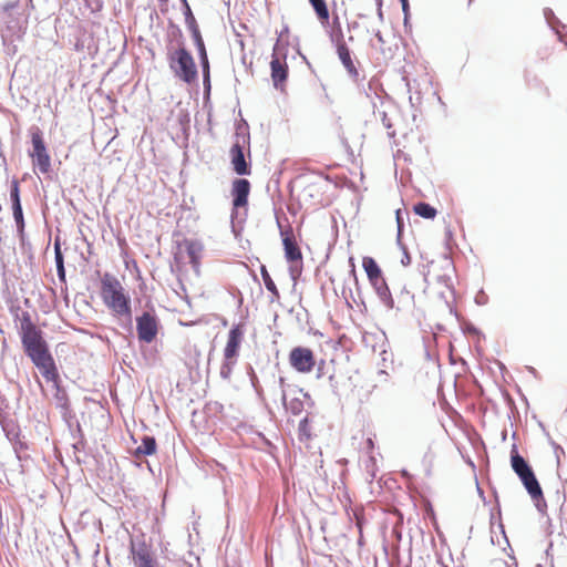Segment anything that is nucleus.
Returning a JSON list of instances; mask_svg holds the SVG:
<instances>
[{"mask_svg": "<svg viewBox=\"0 0 567 567\" xmlns=\"http://www.w3.org/2000/svg\"><path fill=\"white\" fill-rule=\"evenodd\" d=\"M281 400L286 411L293 415H298L305 410V401L312 404L310 395L302 389H293L289 393L281 390Z\"/></svg>", "mask_w": 567, "mask_h": 567, "instance_id": "nucleus-8", "label": "nucleus"}, {"mask_svg": "<svg viewBox=\"0 0 567 567\" xmlns=\"http://www.w3.org/2000/svg\"><path fill=\"white\" fill-rule=\"evenodd\" d=\"M340 359H343L344 362H348L349 357H339Z\"/></svg>", "mask_w": 567, "mask_h": 567, "instance_id": "nucleus-59", "label": "nucleus"}, {"mask_svg": "<svg viewBox=\"0 0 567 567\" xmlns=\"http://www.w3.org/2000/svg\"><path fill=\"white\" fill-rule=\"evenodd\" d=\"M338 375H342L340 362L334 357H321L317 363V378L327 377L332 381Z\"/></svg>", "mask_w": 567, "mask_h": 567, "instance_id": "nucleus-15", "label": "nucleus"}, {"mask_svg": "<svg viewBox=\"0 0 567 567\" xmlns=\"http://www.w3.org/2000/svg\"><path fill=\"white\" fill-rule=\"evenodd\" d=\"M309 2L312 6L318 20L324 27L329 22L330 17L326 0H309Z\"/></svg>", "mask_w": 567, "mask_h": 567, "instance_id": "nucleus-27", "label": "nucleus"}, {"mask_svg": "<svg viewBox=\"0 0 567 567\" xmlns=\"http://www.w3.org/2000/svg\"><path fill=\"white\" fill-rule=\"evenodd\" d=\"M362 267L367 274L370 284L383 279L382 270L374 258L370 256L363 257Z\"/></svg>", "mask_w": 567, "mask_h": 567, "instance_id": "nucleus-21", "label": "nucleus"}, {"mask_svg": "<svg viewBox=\"0 0 567 567\" xmlns=\"http://www.w3.org/2000/svg\"><path fill=\"white\" fill-rule=\"evenodd\" d=\"M56 267V275L61 282H65V267L64 265L55 266Z\"/></svg>", "mask_w": 567, "mask_h": 567, "instance_id": "nucleus-45", "label": "nucleus"}, {"mask_svg": "<svg viewBox=\"0 0 567 567\" xmlns=\"http://www.w3.org/2000/svg\"><path fill=\"white\" fill-rule=\"evenodd\" d=\"M400 2L404 14L403 23L406 27L410 19V3L409 0H400Z\"/></svg>", "mask_w": 567, "mask_h": 567, "instance_id": "nucleus-40", "label": "nucleus"}, {"mask_svg": "<svg viewBox=\"0 0 567 567\" xmlns=\"http://www.w3.org/2000/svg\"><path fill=\"white\" fill-rule=\"evenodd\" d=\"M487 297L482 292L475 297V301L477 305H484L486 302Z\"/></svg>", "mask_w": 567, "mask_h": 567, "instance_id": "nucleus-50", "label": "nucleus"}, {"mask_svg": "<svg viewBox=\"0 0 567 567\" xmlns=\"http://www.w3.org/2000/svg\"><path fill=\"white\" fill-rule=\"evenodd\" d=\"M385 353H386V350L382 349L379 354H385Z\"/></svg>", "mask_w": 567, "mask_h": 567, "instance_id": "nucleus-62", "label": "nucleus"}, {"mask_svg": "<svg viewBox=\"0 0 567 567\" xmlns=\"http://www.w3.org/2000/svg\"><path fill=\"white\" fill-rule=\"evenodd\" d=\"M101 297L114 317L128 326L132 324L131 297L120 280L109 272L101 278Z\"/></svg>", "mask_w": 567, "mask_h": 567, "instance_id": "nucleus-1", "label": "nucleus"}, {"mask_svg": "<svg viewBox=\"0 0 567 567\" xmlns=\"http://www.w3.org/2000/svg\"><path fill=\"white\" fill-rule=\"evenodd\" d=\"M156 452V440L153 436L145 435L142 439L141 445L134 451V456L153 455Z\"/></svg>", "mask_w": 567, "mask_h": 567, "instance_id": "nucleus-26", "label": "nucleus"}, {"mask_svg": "<svg viewBox=\"0 0 567 567\" xmlns=\"http://www.w3.org/2000/svg\"><path fill=\"white\" fill-rule=\"evenodd\" d=\"M528 369H529V371H530L532 373H534V374L536 373V370H535L534 368L529 367Z\"/></svg>", "mask_w": 567, "mask_h": 567, "instance_id": "nucleus-60", "label": "nucleus"}, {"mask_svg": "<svg viewBox=\"0 0 567 567\" xmlns=\"http://www.w3.org/2000/svg\"><path fill=\"white\" fill-rule=\"evenodd\" d=\"M279 42L274 47L272 59L270 61L271 79L276 89L281 87L288 78V65L285 60H281V51Z\"/></svg>", "mask_w": 567, "mask_h": 567, "instance_id": "nucleus-9", "label": "nucleus"}, {"mask_svg": "<svg viewBox=\"0 0 567 567\" xmlns=\"http://www.w3.org/2000/svg\"><path fill=\"white\" fill-rule=\"evenodd\" d=\"M395 219H396V224H398V238H400L402 229L404 227L403 217H402V213L400 209H398L395 212Z\"/></svg>", "mask_w": 567, "mask_h": 567, "instance_id": "nucleus-42", "label": "nucleus"}, {"mask_svg": "<svg viewBox=\"0 0 567 567\" xmlns=\"http://www.w3.org/2000/svg\"><path fill=\"white\" fill-rule=\"evenodd\" d=\"M203 86H204V93L209 94L210 92V74L203 75Z\"/></svg>", "mask_w": 567, "mask_h": 567, "instance_id": "nucleus-43", "label": "nucleus"}, {"mask_svg": "<svg viewBox=\"0 0 567 567\" xmlns=\"http://www.w3.org/2000/svg\"><path fill=\"white\" fill-rule=\"evenodd\" d=\"M511 463L514 472L517 474L526 491L530 495V497L537 502V507L539 508L538 501H544L542 487L532 470L529 464L525 461L523 456H520L515 450L512 451Z\"/></svg>", "mask_w": 567, "mask_h": 567, "instance_id": "nucleus-5", "label": "nucleus"}, {"mask_svg": "<svg viewBox=\"0 0 567 567\" xmlns=\"http://www.w3.org/2000/svg\"><path fill=\"white\" fill-rule=\"evenodd\" d=\"M20 334L25 354H49L41 331L32 322L31 316L27 311H22L21 313Z\"/></svg>", "mask_w": 567, "mask_h": 567, "instance_id": "nucleus-3", "label": "nucleus"}, {"mask_svg": "<svg viewBox=\"0 0 567 567\" xmlns=\"http://www.w3.org/2000/svg\"><path fill=\"white\" fill-rule=\"evenodd\" d=\"M544 17L547 21L548 25L558 34L559 40L567 45V34H563L558 27L563 29H567V25L563 24L558 18L555 16L554 11L550 8L544 9Z\"/></svg>", "mask_w": 567, "mask_h": 567, "instance_id": "nucleus-23", "label": "nucleus"}, {"mask_svg": "<svg viewBox=\"0 0 567 567\" xmlns=\"http://www.w3.org/2000/svg\"><path fill=\"white\" fill-rule=\"evenodd\" d=\"M381 302L388 308H394V299L384 279L371 284Z\"/></svg>", "mask_w": 567, "mask_h": 567, "instance_id": "nucleus-20", "label": "nucleus"}, {"mask_svg": "<svg viewBox=\"0 0 567 567\" xmlns=\"http://www.w3.org/2000/svg\"><path fill=\"white\" fill-rule=\"evenodd\" d=\"M368 444H369L370 447H373V442H372L371 439L368 440Z\"/></svg>", "mask_w": 567, "mask_h": 567, "instance_id": "nucleus-58", "label": "nucleus"}, {"mask_svg": "<svg viewBox=\"0 0 567 567\" xmlns=\"http://www.w3.org/2000/svg\"><path fill=\"white\" fill-rule=\"evenodd\" d=\"M382 124L388 128L390 130L392 127V123L391 121L388 118L386 114L383 113V116H382Z\"/></svg>", "mask_w": 567, "mask_h": 567, "instance_id": "nucleus-52", "label": "nucleus"}, {"mask_svg": "<svg viewBox=\"0 0 567 567\" xmlns=\"http://www.w3.org/2000/svg\"><path fill=\"white\" fill-rule=\"evenodd\" d=\"M182 1V4H183V13L185 14L186 12V6H189L187 0H181Z\"/></svg>", "mask_w": 567, "mask_h": 567, "instance_id": "nucleus-56", "label": "nucleus"}, {"mask_svg": "<svg viewBox=\"0 0 567 567\" xmlns=\"http://www.w3.org/2000/svg\"><path fill=\"white\" fill-rule=\"evenodd\" d=\"M54 260L55 266L64 265V257L61 250L60 241L56 239L54 241Z\"/></svg>", "mask_w": 567, "mask_h": 567, "instance_id": "nucleus-38", "label": "nucleus"}, {"mask_svg": "<svg viewBox=\"0 0 567 567\" xmlns=\"http://www.w3.org/2000/svg\"><path fill=\"white\" fill-rule=\"evenodd\" d=\"M388 134H389V136H391V137H392V136H394V135H395V132H394V131H392V132H389Z\"/></svg>", "mask_w": 567, "mask_h": 567, "instance_id": "nucleus-61", "label": "nucleus"}, {"mask_svg": "<svg viewBox=\"0 0 567 567\" xmlns=\"http://www.w3.org/2000/svg\"><path fill=\"white\" fill-rule=\"evenodd\" d=\"M3 20L6 23L1 33L3 42H14L23 37L28 27V19L20 12L18 2L8 3L4 7Z\"/></svg>", "mask_w": 567, "mask_h": 567, "instance_id": "nucleus-4", "label": "nucleus"}, {"mask_svg": "<svg viewBox=\"0 0 567 567\" xmlns=\"http://www.w3.org/2000/svg\"><path fill=\"white\" fill-rule=\"evenodd\" d=\"M235 364L236 357H225V360L220 367V377L223 379H229Z\"/></svg>", "mask_w": 567, "mask_h": 567, "instance_id": "nucleus-33", "label": "nucleus"}, {"mask_svg": "<svg viewBox=\"0 0 567 567\" xmlns=\"http://www.w3.org/2000/svg\"><path fill=\"white\" fill-rule=\"evenodd\" d=\"M414 213L425 219L435 218L437 210L435 207L425 202H419L413 207Z\"/></svg>", "mask_w": 567, "mask_h": 567, "instance_id": "nucleus-28", "label": "nucleus"}, {"mask_svg": "<svg viewBox=\"0 0 567 567\" xmlns=\"http://www.w3.org/2000/svg\"><path fill=\"white\" fill-rule=\"evenodd\" d=\"M550 444L554 447V453H555V456H556L557 465L559 466L560 457H561V455H565V451H564V449L560 445H558L554 441H550Z\"/></svg>", "mask_w": 567, "mask_h": 567, "instance_id": "nucleus-41", "label": "nucleus"}, {"mask_svg": "<svg viewBox=\"0 0 567 567\" xmlns=\"http://www.w3.org/2000/svg\"><path fill=\"white\" fill-rule=\"evenodd\" d=\"M167 62L169 70L179 81L192 84L198 78V70L192 53L181 43L177 49L168 50Z\"/></svg>", "mask_w": 567, "mask_h": 567, "instance_id": "nucleus-2", "label": "nucleus"}, {"mask_svg": "<svg viewBox=\"0 0 567 567\" xmlns=\"http://www.w3.org/2000/svg\"><path fill=\"white\" fill-rule=\"evenodd\" d=\"M330 41L336 45L338 49L341 44H347L344 42L343 31L341 27L338 28H331V31L329 33Z\"/></svg>", "mask_w": 567, "mask_h": 567, "instance_id": "nucleus-35", "label": "nucleus"}, {"mask_svg": "<svg viewBox=\"0 0 567 567\" xmlns=\"http://www.w3.org/2000/svg\"><path fill=\"white\" fill-rule=\"evenodd\" d=\"M260 275L262 277V281H264L266 289L272 295L271 300L278 299L279 298L278 288L275 284V281L272 280V278L270 277L265 265H261V267H260Z\"/></svg>", "mask_w": 567, "mask_h": 567, "instance_id": "nucleus-29", "label": "nucleus"}, {"mask_svg": "<svg viewBox=\"0 0 567 567\" xmlns=\"http://www.w3.org/2000/svg\"><path fill=\"white\" fill-rule=\"evenodd\" d=\"M289 354H312V351L307 348L296 347L289 352Z\"/></svg>", "mask_w": 567, "mask_h": 567, "instance_id": "nucleus-44", "label": "nucleus"}, {"mask_svg": "<svg viewBox=\"0 0 567 567\" xmlns=\"http://www.w3.org/2000/svg\"><path fill=\"white\" fill-rule=\"evenodd\" d=\"M375 38L378 39V41H379L380 43H384L383 37H382V34H381V32H380V31H378V32L375 33Z\"/></svg>", "mask_w": 567, "mask_h": 567, "instance_id": "nucleus-55", "label": "nucleus"}, {"mask_svg": "<svg viewBox=\"0 0 567 567\" xmlns=\"http://www.w3.org/2000/svg\"><path fill=\"white\" fill-rule=\"evenodd\" d=\"M298 433H299V439L301 441L302 440H309L311 437V431H310V425H309L308 416L303 417L299 422Z\"/></svg>", "mask_w": 567, "mask_h": 567, "instance_id": "nucleus-36", "label": "nucleus"}, {"mask_svg": "<svg viewBox=\"0 0 567 567\" xmlns=\"http://www.w3.org/2000/svg\"><path fill=\"white\" fill-rule=\"evenodd\" d=\"M230 163L233 166V171L239 176L250 175L251 166L250 163L246 161V156L244 153V146L239 141H236L230 147Z\"/></svg>", "mask_w": 567, "mask_h": 567, "instance_id": "nucleus-10", "label": "nucleus"}, {"mask_svg": "<svg viewBox=\"0 0 567 567\" xmlns=\"http://www.w3.org/2000/svg\"><path fill=\"white\" fill-rule=\"evenodd\" d=\"M291 365L299 372H309L317 367V357H289Z\"/></svg>", "mask_w": 567, "mask_h": 567, "instance_id": "nucleus-24", "label": "nucleus"}, {"mask_svg": "<svg viewBox=\"0 0 567 567\" xmlns=\"http://www.w3.org/2000/svg\"><path fill=\"white\" fill-rule=\"evenodd\" d=\"M12 215L17 226V230L23 234L24 230V217L21 204H12Z\"/></svg>", "mask_w": 567, "mask_h": 567, "instance_id": "nucleus-30", "label": "nucleus"}, {"mask_svg": "<svg viewBox=\"0 0 567 567\" xmlns=\"http://www.w3.org/2000/svg\"><path fill=\"white\" fill-rule=\"evenodd\" d=\"M92 1H93V0H85V2H86V3H89V4H90Z\"/></svg>", "mask_w": 567, "mask_h": 567, "instance_id": "nucleus-64", "label": "nucleus"}, {"mask_svg": "<svg viewBox=\"0 0 567 567\" xmlns=\"http://www.w3.org/2000/svg\"><path fill=\"white\" fill-rule=\"evenodd\" d=\"M137 359H138V357L130 355V357H125V358L123 359V362H124V364H125V365H127V367H130L132 370H134V368H133V363H134V361H135V360H137Z\"/></svg>", "mask_w": 567, "mask_h": 567, "instance_id": "nucleus-46", "label": "nucleus"}, {"mask_svg": "<svg viewBox=\"0 0 567 567\" xmlns=\"http://www.w3.org/2000/svg\"><path fill=\"white\" fill-rule=\"evenodd\" d=\"M243 142L244 143H246V142L249 143V134L243 136Z\"/></svg>", "mask_w": 567, "mask_h": 567, "instance_id": "nucleus-57", "label": "nucleus"}, {"mask_svg": "<svg viewBox=\"0 0 567 567\" xmlns=\"http://www.w3.org/2000/svg\"><path fill=\"white\" fill-rule=\"evenodd\" d=\"M31 143L32 150L29 151V155L32 158L33 165L41 174L49 173L51 158L43 140V133L39 127L31 128Z\"/></svg>", "mask_w": 567, "mask_h": 567, "instance_id": "nucleus-6", "label": "nucleus"}, {"mask_svg": "<svg viewBox=\"0 0 567 567\" xmlns=\"http://www.w3.org/2000/svg\"><path fill=\"white\" fill-rule=\"evenodd\" d=\"M39 373L48 381L58 385L59 373L53 357H30Z\"/></svg>", "mask_w": 567, "mask_h": 567, "instance_id": "nucleus-11", "label": "nucleus"}, {"mask_svg": "<svg viewBox=\"0 0 567 567\" xmlns=\"http://www.w3.org/2000/svg\"><path fill=\"white\" fill-rule=\"evenodd\" d=\"M131 551L136 567H156V559L151 548L144 542L138 544L132 543Z\"/></svg>", "mask_w": 567, "mask_h": 567, "instance_id": "nucleus-12", "label": "nucleus"}, {"mask_svg": "<svg viewBox=\"0 0 567 567\" xmlns=\"http://www.w3.org/2000/svg\"><path fill=\"white\" fill-rule=\"evenodd\" d=\"M136 331L138 339L146 343H151L157 336L158 320L151 312H143L136 318Z\"/></svg>", "mask_w": 567, "mask_h": 567, "instance_id": "nucleus-7", "label": "nucleus"}, {"mask_svg": "<svg viewBox=\"0 0 567 567\" xmlns=\"http://www.w3.org/2000/svg\"><path fill=\"white\" fill-rule=\"evenodd\" d=\"M183 246L189 257V262L193 269L197 272L199 270L200 257L204 250V245L196 239H185Z\"/></svg>", "mask_w": 567, "mask_h": 567, "instance_id": "nucleus-16", "label": "nucleus"}, {"mask_svg": "<svg viewBox=\"0 0 567 567\" xmlns=\"http://www.w3.org/2000/svg\"><path fill=\"white\" fill-rule=\"evenodd\" d=\"M0 425L10 442H13L14 444L19 443L22 446V443L18 441L20 436V427L13 419H11L7 413L0 414Z\"/></svg>", "mask_w": 567, "mask_h": 567, "instance_id": "nucleus-17", "label": "nucleus"}, {"mask_svg": "<svg viewBox=\"0 0 567 567\" xmlns=\"http://www.w3.org/2000/svg\"><path fill=\"white\" fill-rule=\"evenodd\" d=\"M8 406L6 396L0 392V414H6L4 409Z\"/></svg>", "mask_w": 567, "mask_h": 567, "instance_id": "nucleus-47", "label": "nucleus"}, {"mask_svg": "<svg viewBox=\"0 0 567 567\" xmlns=\"http://www.w3.org/2000/svg\"><path fill=\"white\" fill-rule=\"evenodd\" d=\"M388 358L382 357V368L379 370V374H388Z\"/></svg>", "mask_w": 567, "mask_h": 567, "instance_id": "nucleus-49", "label": "nucleus"}, {"mask_svg": "<svg viewBox=\"0 0 567 567\" xmlns=\"http://www.w3.org/2000/svg\"><path fill=\"white\" fill-rule=\"evenodd\" d=\"M337 53H338L339 60L341 61L342 65L344 66V69L349 73V75L353 79L358 78L359 73H358V70H357L353 61H352L351 51L348 48V45L347 44L339 45V48L337 49Z\"/></svg>", "mask_w": 567, "mask_h": 567, "instance_id": "nucleus-19", "label": "nucleus"}, {"mask_svg": "<svg viewBox=\"0 0 567 567\" xmlns=\"http://www.w3.org/2000/svg\"><path fill=\"white\" fill-rule=\"evenodd\" d=\"M178 567H200L199 558L192 551H188L187 555L178 561Z\"/></svg>", "mask_w": 567, "mask_h": 567, "instance_id": "nucleus-34", "label": "nucleus"}, {"mask_svg": "<svg viewBox=\"0 0 567 567\" xmlns=\"http://www.w3.org/2000/svg\"><path fill=\"white\" fill-rule=\"evenodd\" d=\"M250 193V183L246 178H236L233 182L231 197L233 207L240 208L248 204V196Z\"/></svg>", "mask_w": 567, "mask_h": 567, "instance_id": "nucleus-13", "label": "nucleus"}, {"mask_svg": "<svg viewBox=\"0 0 567 567\" xmlns=\"http://www.w3.org/2000/svg\"><path fill=\"white\" fill-rule=\"evenodd\" d=\"M338 27H341V23H340V19L338 16H336L333 18V21H332V28H338Z\"/></svg>", "mask_w": 567, "mask_h": 567, "instance_id": "nucleus-54", "label": "nucleus"}, {"mask_svg": "<svg viewBox=\"0 0 567 567\" xmlns=\"http://www.w3.org/2000/svg\"><path fill=\"white\" fill-rule=\"evenodd\" d=\"M241 338V329L238 326L233 327L228 332V340L224 350V354H237Z\"/></svg>", "mask_w": 567, "mask_h": 567, "instance_id": "nucleus-22", "label": "nucleus"}, {"mask_svg": "<svg viewBox=\"0 0 567 567\" xmlns=\"http://www.w3.org/2000/svg\"><path fill=\"white\" fill-rule=\"evenodd\" d=\"M401 262H402L403 266H408V265L411 264V257H410V255L408 254L406 250H404V256H403Z\"/></svg>", "mask_w": 567, "mask_h": 567, "instance_id": "nucleus-53", "label": "nucleus"}, {"mask_svg": "<svg viewBox=\"0 0 567 567\" xmlns=\"http://www.w3.org/2000/svg\"><path fill=\"white\" fill-rule=\"evenodd\" d=\"M55 403H56V408L60 409L62 417L64 420H68L69 417L72 416V411H71V406H70V402H69L66 392L64 390H61L58 385H56V393H55Z\"/></svg>", "mask_w": 567, "mask_h": 567, "instance_id": "nucleus-25", "label": "nucleus"}, {"mask_svg": "<svg viewBox=\"0 0 567 567\" xmlns=\"http://www.w3.org/2000/svg\"><path fill=\"white\" fill-rule=\"evenodd\" d=\"M378 14H379V17H380V18H382V16H383V14H382V11H381V9H379V12H378Z\"/></svg>", "mask_w": 567, "mask_h": 567, "instance_id": "nucleus-63", "label": "nucleus"}, {"mask_svg": "<svg viewBox=\"0 0 567 567\" xmlns=\"http://www.w3.org/2000/svg\"><path fill=\"white\" fill-rule=\"evenodd\" d=\"M447 359L451 364H457L458 362L462 363L463 365L465 364L463 357L451 355V357H447Z\"/></svg>", "mask_w": 567, "mask_h": 567, "instance_id": "nucleus-48", "label": "nucleus"}, {"mask_svg": "<svg viewBox=\"0 0 567 567\" xmlns=\"http://www.w3.org/2000/svg\"><path fill=\"white\" fill-rule=\"evenodd\" d=\"M248 370H249L251 383H252L254 388L258 391L257 385H256L257 378L254 373V370L251 367H248Z\"/></svg>", "mask_w": 567, "mask_h": 567, "instance_id": "nucleus-51", "label": "nucleus"}, {"mask_svg": "<svg viewBox=\"0 0 567 567\" xmlns=\"http://www.w3.org/2000/svg\"><path fill=\"white\" fill-rule=\"evenodd\" d=\"M184 17H185V23L192 33V38L194 40L195 47L198 48V47L205 45L199 27L197 24V21L194 17L189 6H186V12H185Z\"/></svg>", "mask_w": 567, "mask_h": 567, "instance_id": "nucleus-18", "label": "nucleus"}, {"mask_svg": "<svg viewBox=\"0 0 567 567\" xmlns=\"http://www.w3.org/2000/svg\"><path fill=\"white\" fill-rule=\"evenodd\" d=\"M10 200L11 204H21L19 182L13 179L10 186Z\"/></svg>", "mask_w": 567, "mask_h": 567, "instance_id": "nucleus-37", "label": "nucleus"}, {"mask_svg": "<svg viewBox=\"0 0 567 567\" xmlns=\"http://www.w3.org/2000/svg\"><path fill=\"white\" fill-rule=\"evenodd\" d=\"M278 225H280V224L278 223ZM279 228H280V235L282 238L285 257H286L287 261H289V262L300 261L302 259V254L296 243L292 231L284 230L281 228V226H279Z\"/></svg>", "mask_w": 567, "mask_h": 567, "instance_id": "nucleus-14", "label": "nucleus"}, {"mask_svg": "<svg viewBox=\"0 0 567 567\" xmlns=\"http://www.w3.org/2000/svg\"><path fill=\"white\" fill-rule=\"evenodd\" d=\"M398 298L399 302L403 305H409L411 301H413V295L405 287L401 289Z\"/></svg>", "mask_w": 567, "mask_h": 567, "instance_id": "nucleus-39", "label": "nucleus"}, {"mask_svg": "<svg viewBox=\"0 0 567 567\" xmlns=\"http://www.w3.org/2000/svg\"><path fill=\"white\" fill-rule=\"evenodd\" d=\"M196 49H197V53H198V58H199L202 74L203 75L210 74V65H209V59H208V54L206 51V47L202 45Z\"/></svg>", "mask_w": 567, "mask_h": 567, "instance_id": "nucleus-31", "label": "nucleus"}, {"mask_svg": "<svg viewBox=\"0 0 567 567\" xmlns=\"http://www.w3.org/2000/svg\"><path fill=\"white\" fill-rule=\"evenodd\" d=\"M196 49H197V53H198V58H199L202 74L203 75L210 74V65H209V59H208V54L206 51V47L202 45Z\"/></svg>", "mask_w": 567, "mask_h": 567, "instance_id": "nucleus-32", "label": "nucleus"}]
</instances>
